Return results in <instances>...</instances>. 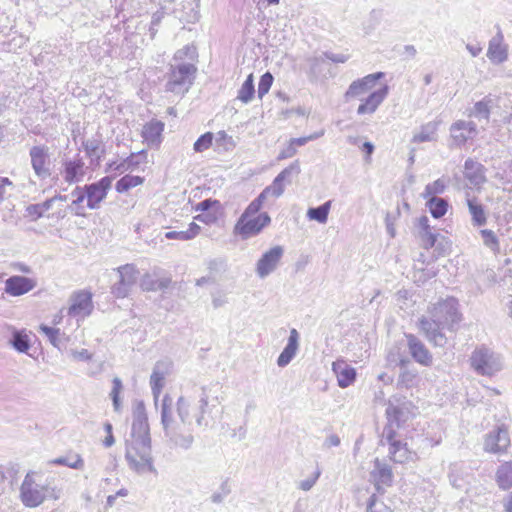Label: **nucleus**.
Returning a JSON list of instances; mask_svg holds the SVG:
<instances>
[{"label":"nucleus","mask_w":512,"mask_h":512,"mask_svg":"<svg viewBox=\"0 0 512 512\" xmlns=\"http://www.w3.org/2000/svg\"><path fill=\"white\" fill-rule=\"evenodd\" d=\"M221 385L219 382H211L203 385L197 391V405L192 406V396L181 395L175 404L178 420L174 417L173 400L169 394H165L160 404L161 425L166 444L171 449L188 450L194 443V436L186 429L194 417L197 426L207 427L206 415L212 408L221 403L219 396Z\"/></svg>","instance_id":"1"},{"label":"nucleus","mask_w":512,"mask_h":512,"mask_svg":"<svg viewBox=\"0 0 512 512\" xmlns=\"http://www.w3.org/2000/svg\"><path fill=\"white\" fill-rule=\"evenodd\" d=\"M125 460L129 469L139 475L157 474L152 455L150 426L142 403L133 413L131 431L125 438Z\"/></svg>","instance_id":"2"},{"label":"nucleus","mask_w":512,"mask_h":512,"mask_svg":"<svg viewBox=\"0 0 512 512\" xmlns=\"http://www.w3.org/2000/svg\"><path fill=\"white\" fill-rule=\"evenodd\" d=\"M430 314V319L426 317L419 319V328L429 342L435 346L443 347L447 343V338L442 330L447 329L454 332L458 329L462 320L459 302L453 297L440 300L434 304Z\"/></svg>","instance_id":"3"},{"label":"nucleus","mask_w":512,"mask_h":512,"mask_svg":"<svg viewBox=\"0 0 512 512\" xmlns=\"http://www.w3.org/2000/svg\"><path fill=\"white\" fill-rule=\"evenodd\" d=\"M197 68L188 62L174 63L170 65L166 91L177 95H183L193 84Z\"/></svg>","instance_id":"4"},{"label":"nucleus","mask_w":512,"mask_h":512,"mask_svg":"<svg viewBox=\"0 0 512 512\" xmlns=\"http://www.w3.org/2000/svg\"><path fill=\"white\" fill-rule=\"evenodd\" d=\"M470 365L477 374L492 376L502 369L503 361L499 354L482 345L472 352Z\"/></svg>","instance_id":"5"},{"label":"nucleus","mask_w":512,"mask_h":512,"mask_svg":"<svg viewBox=\"0 0 512 512\" xmlns=\"http://www.w3.org/2000/svg\"><path fill=\"white\" fill-rule=\"evenodd\" d=\"M33 475V472L27 473L20 487L21 501L24 506L29 508L41 505L46 499V493L49 491V485L36 483Z\"/></svg>","instance_id":"6"},{"label":"nucleus","mask_w":512,"mask_h":512,"mask_svg":"<svg viewBox=\"0 0 512 512\" xmlns=\"http://www.w3.org/2000/svg\"><path fill=\"white\" fill-rule=\"evenodd\" d=\"M270 222L271 218L266 212L260 213L253 218L240 217L234 227V233L240 235L242 239H248L259 234Z\"/></svg>","instance_id":"7"},{"label":"nucleus","mask_w":512,"mask_h":512,"mask_svg":"<svg viewBox=\"0 0 512 512\" xmlns=\"http://www.w3.org/2000/svg\"><path fill=\"white\" fill-rule=\"evenodd\" d=\"M119 281L111 288V293L117 298H125L135 285L138 271L132 264H125L117 268Z\"/></svg>","instance_id":"8"},{"label":"nucleus","mask_w":512,"mask_h":512,"mask_svg":"<svg viewBox=\"0 0 512 512\" xmlns=\"http://www.w3.org/2000/svg\"><path fill=\"white\" fill-rule=\"evenodd\" d=\"M382 442L389 445L390 458L396 463H405L412 458V452L406 443L396 439V430L393 427H384Z\"/></svg>","instance_id":"9"},{"label":"nucleus","mask_w":512,"mask_h":512,"mask_svg":"<svg viewBox=\"0 0 512 512\" xmlns=\"http://www.w3.org/2000/svg\"><path fill=\"white\" fill-rule=\"evenodd\" d=\"M30 162L35 175L46 179L51 175L50 153L46 145H35L29 150Z\"/></svg>","instance_id":"10"},{"label":"nucleus","mask_w":512,"mask_h":512,"mask_svg":"<svg viewBox=\"0 0 512 512\" xmlns=\"http://www.w3.org/2000/svg\"><path fill=\"white\" fill-rule=\"evenodd\" d=\"M510 444L511 440L508 430L503 426H498L486 434L483 448L488 453L501 455L507 452Z\"/></svg>","instance_id":"11"},{"label":"nucleus","mask_w":512,"mask_h":512,"mask_svg":"<svg viewBox=\"0 0 512 512\" xmlns=\"http://www.w3.org/2000/svg\"><path fill=\"white\" fill-rule=\"evenodd\" d=\"M284 255V248L280 245L274 246L266 251L256 263V273L264 279L278 267Z\"/></svg>","instance_id":"12"},{"label":"nucleus","mask_w":512,"mask_h":512,"mask_svg":"<svg viewBox=\"0 0 512 512\" xmlns=\"http://www.w3.org/2000/svg\"><path fill=\"white\" fill-rule=\"evenodd\" d=\"M112 177L105 176L95 183L85 185L87 196V207L89 209H97L100 203L106 198L108 190L112 184Z\"/></svg>","instance_id":"13"},{"label":"nucleus","mask_w":512,"mask_h":512,"mask_svg":"<svg viewBox=\"0 0 512 512\" xmlns=\"http://www.w3.org/2000/svg\"><path fill=\"white\" fill-rule=\"evenodd\" d=\"M405 337L413 360L422 366L430 367L433 364V356L425 344L413 334H405Z\"/></svg>","instance_id":"14"},{"label":"nucleus","mask_w":512,"mask_h":512,"mask_svg":"<svg viewBox=\"0 0 512 512\" xmlns=\"http://www.w3.org/2000/svg\"><path fill=\"white\" fill-rule=\"evenodd\" d=\"M383 77V72H376L353 81L345 93L346 101L363 96L368 91L372 90L375 87L376 82Z\"/></svg>","instance_id":"15"},{"label":"nucleus","mask_w":512,"mask_h":512,"mask_svg":"<svg viewBox=\"0 0 512 512\" xmlns=\"http://www.w3.org/2000/svg\"><path fill=\"white\" fill-rule=\"evenodd\" d=\"M371 481L378 492H384L385 487H390L393 483V472L391 467L379 460L378 458L374 461L373 469L370 472Z\"/></svg>","instance_id":"16"},{"label":"nucleus","mask_w":512,"mask_h":512,"mask_svg":"<svg viewBox=\"0 0 512 512\" xmlns=\"http://www.w3.org/2000/svg\"><path fill=\"white\" fill-rule=\"evenodd\" d=\"M300 173V164L299 161L296 160L291 163L288 167L283 169L273 180L272 184L267 186V188L271 191V197L278 198L280 197L285 189V183L290 184L292 182L293 176H296Z\"/></svg>","instance_id":"17"},{"label":"nucleus","mask_w":512,"mask_h":512,"mask_svg":"<svg viewBox=\"0 0 512 512\" xmlns=\"http://www.w3.org/2000/svg\"><path fill=\"white\" fill-rule=\"evenodd\" d=\"M171 370V363L169 361H158L153 367L150 376V387L154 398L155 405H157L161 391L165 384V378L169 375Z\"/></svg>","instance_id":"18"},{"label":"nucleus","mask_w":512,"mask_h":512,"mask_svg":"<svg viewBox=\"0 0 512 512\" xmlns=\"http://www.w3.org/2000/svg\"><path fill=\"white\" fill-rule=\"evenodd\" d=\"M487 57L494 64H502L508 59V45L504 43V36L500 28L489 40Z\"/></svg>","instance_id":"19"},{"label":"nucleus","mask_w":512,"mask_h":512,"mask_svg":"<svg viewBox=\"0 0 512 512\" xmlns=\"http://www.w3.org/2000/svg\"><path fill=\"white\" fill-rule=\"evenodd\" d=\"M93 309L92 294L87 291H79L71 296V305L68 309L70 316L85 317L90 315Z\"/></svg>","instance_id":"20"},{"label":"nucleus","mask_w":512,"mask_h":512,"mask_svg":"<svg viewBox=\"0 0 512 512\" xmlns=\"http://www.w3.org/2000/svg\"><path fill=\"white\" fill-rule=\"evenodd\" d=\"M388 91V86L384 85L378 90L371 92L362 100V103L358 106L357 113L359 115L373 114L387 97Z\"/></svg>","instance_id":"21"},{"label":"nucleus","mask_w":512,"mask_h":512,"mask_svg":"<svg viewBox=\"0 0 512 512\" xmlns=\"http://www.w3.org/2000/svg\"><path fill=\"white\" fill-rule=\"evenodd\" d=\"M36 286V282L25 276H11L5 281V292L11 296H21Z\"/></svg>","instance_id":"22"},{"label":"nucleus","mask_w":512,"mask_h":512,"mask_svg":"<svg viewBox=\"0 0 512 512\" xmlns=\"http://www.w3.org/2000/svg\"><path fill=\"white\" fill-rule=\"evenodd\" d=\"M299 340V332L295 328H292L289 333L287 344L277 358V365L279 367H286L295 358L299 350Z\"/></svg>","instance_id":"23"},{"label":"nucleus","mask_w":512,"mask_h":512,"mask_svg":"<svg viewBox=\"0 0 512 512\" xmlns=\"http://www.w3.org/2000/svg\"><path fill=\"white\" fill-rule=\"evenodd\" d=\"M485 167L473 159H467L464 164V176L469 183L475 187H480L486 182Z\"/></svg>","instance_id":"24"},{"label":"nucleus","mask_w":512,"mask_h":512,"mask_svg":"<svg viewBox=\"0 0 512 512\" xmlns=\"http://www.w3.org/2000/svg\"><path fill=\"white\" fill-rule=\"evenodd\" d=\"M63 167V177L67 183L72 184L82 181L85 171L84 162L81 158L66 160L63 163Z\"/></svg>","instance_id":"25"},{"label":"nucleus","mask_w":512,"mask_h":512,"mask_svg":"<svg viewBox=\"0 0 512 512\" xmlns=\"http://www.w3.org/2000/svg\"><path fill=\"white\" fill-rule=\"evenodd\" d=\"M332 369L337 377L338 385L341 388L350 386L356 379L355 368L349 366L344 361H336L332 365Z\"/></svg>","instance_id":"26"},{"label":"nucleus","mask_w":512,"mask_h":512,"mask_svg":"<svg viewBox=\"0 0 512 512\" xmlns=\"http://www.w3.org/2000/svg\"><path fill=\"white\" fill-rule=\"evenodd\" d=\"M171 284L169 277L159 278L155 274L146 273L140 281V287L143 291H159L167 289Z\"/></svg>","instance_id":"27"},{"label":"nucleus","mask_w":512,"mask_h":512,"mask_svg":"<svg viewBox=\"0 0 512 512\" xmlns=\"http://www.w3.org/2000/svg\"><path fill=\"white\" fill-rule=\"evenodd\" d=\"M388 423L385 427H393L394 430L400 426L401 422L407 420V411L402 404L395 405L391 400L386 408Z\"/></svg>","instance_id":"28"},{"label":"nucleus","mask_w":512,"mask_h":512,"mask_svg":"<svg viewBox=\"0 0 512 512\" xmlns=\"http://www.w3.org/2000/svg\"><path fill=\"white\" fill-rule=\"evenodd\" d=\"M164 130V124L158 120H152L144 125L142 137L149 145H158L161 141V135Z\"/></svg>","instance_id":"29"},{"label":"nucleus","mask_w":512,"mask_h":512,"mask_svg":"<svg viewBox=\"0 0 512 512\" xmlns=\"http://www.w3.org/2000/svg\"><path fill=\"white\" fill-rule=\"evenodd\" d=\"M11 346L20 353H27L31 347V342L25 330L12 328V337L9 341Z\"/></svg>","instance_id":"30"},{"label":"nucleus","mask_w":512,"mask_h":512,"mask_svg":"<svg viewBox=\"0 0 512 512\" xmlns=\"http://www.w3.org/2000/svg\"><path fill=\"white\" fill-rule=\"evenodd\" d=\"M467 205L472 216L474 226H483L486 224L487 217L482 204L478 203L475 198H468Z\"/></svg>","instance_id":"31"},{"label":"nucleus","mask_w":512,"mask_h":512,"mask_svg":"<svg viewBox=\"0 0 512 512\" xmlns=\"http://www.w3.org/2000/svg\"><path fill=\"white\" fill-rule=\"evenodd\" d=\"M409 363V360L407 358H401L399 359V362L397 363L399 366H401L402 371L399 375L398 379V385L410 388L415 384L416 378H417V372L414 370L407 369V364Z\"/></svg>","instance_id":"32"},{"label":"nucleus","mask_w":512,"mask_h":512,"mask_svg":"<svg viewBox=\"0 0 512 512\" xmlns=\"http://www.w3.org/2000/svg\"><path fill=\"white\" fill-rule=\"evenodd\" d=\"M331 205L332 201L328 200L318 207H311L307 210L306 216L309 220H314L320 224H325L328 220Z\"/></svg>","instance_id":"33"},{"label":"nucleus","mask_w":512,"mask_h":512,"mask_svg":"<svg viewBox=\"0 0 512 512\" xmlns=\"http://www.w3.org/2000/svg\"><path fill=\"white\" fill-rule=\"evenodd\" d=\"M496 481L499 487L503 490L512 487V461L502 464L496 473Z\"/></svg>","instance_id":"34"},{"label":"nucleus","mask_w":512,"mask_h":512,"mask_svg":"<svg viewBox=\"0 0 512 512\" xmlns=\"http://www.w3.org/2000/svg\"><path fill=\"white\" fill-rule=\"evenodd\" d=\"M438 124L436 122H428L421 126L418 133L414 134L412 141L414 143H423L435 140Z\"/></svg>","instance_id":"35"},{"label":"nucleus","mask_w":512,"mask_h":512,"mask_svg":"<svg viewBox=\"0 0 512 512\" xmlns=\"http://www.w3.org/2000/svg\"><path fill=\"white\" fill-rule=\"evenodd\" d=\"M82 146L92 160L99 161L104 153L102 141L99 138L88 139L82 142Z\"/></svg>","instance_id":"36"},{"label":"nucleus","mask_w":512,"mask_h":512,"mask_svg":"<svg viewBox=\"0 0 512 512\" xmlns=\"http://www.w3.org/2000/svg\"><path fill=\"white\" fill-rule=\"evenodd\" d=\"M271 196V191L266 187L245 209L240 217L249 218L256 215L261 209L264 201Z\"/></svg>","instance_id":"37"},{"label":"nucleus","mask_w":512,"mask_h":512,"mask_svg":"<svg viewBox=\"0 0 512 512\" xmlns=\"http://www.w3.org/2000/svg\"><path fill=\"white\" fill-rule=\"evenodd\" d=\"M426 206L429 208L431 215L439 219L444 216L448 210V202L444 198L431 197L427 200Z\"/></svg>","instance_id":"38"},{"label":"nucleus","mask_w":512,"mask_h":512,"mask_svg":"<svg viewBox=\"0 0 512 512\" xmlns=\"http://www.w3.org/2000/svg\"><path fill=\"white\" fill-rule=\"evenodd\" d=\"M143 181V177L127 174L117 181L115 188L118 193H124L131 188L141 185Z\"/></svg>","instance_id":"39"},{"label":"nucleus","mask_w":512,"mask_h":512,"mask_svg":"<svg viewBox=\"0 0 512 512\" xmlns=\"http://www.w3.org/2000/svg\"><path fill=\"white\" fill-rule=\"evenodd\" d=\"M255 94L253 74H250L238 91L237 99L244 104L249 103Z\"/></svg>","instance_id":"40"},{"label":"nucleus","mask_w":512,"mask_h":512,"mask_svg":"<svg viewBox=\"0 0 512 512\" xmlns=\"http://www.w3.org/2000/svg\"><path fill=\"white\" fill-rule=\"evenodd\" d=\"M72 196L75 197V199L72 201L71 208L74 210L75 215L77 216H84L85 215V209L82 205L84 199H87L86 191L84 187L77 186L72 191Z\"/></svg>","instance_id":"41"},{"label":"nucleus","mask_w":512,"mask_h":512,"mask_svg":"<svg viewBox=\"0 0 512 512\" xmlns=\"http://www.w3.org/2000/svg\"><path fill=\"white\" fill-rule=\"evenodd\" d=\"M480 235L485 247L490 249L493 253L500 251V243L496 233L490 229L480 230Z\"/></svg>","instance_id":"42"},{"label":"nucleus","mask_w":512,"mask_h":512,"mask_svg":"<svg viewBox=\"0 0 512 512\" xmlns=\"http://www.w3.org/2000/svg\"><path fill=\"white\" fill-rule=\"evenodd\" d=\"M447 181L443 178H439L432 183L426 185L424 192L422 193L423 198L437 197L436 195L442 194L445 191Z\"/></svg>","instance_id":"43"},{"label":"nucleus","mask_w":512,"mask_h":512,"mask_svg":"<svg viewBox=\"0 0 512 512\" xmlns=\"http://www.w3.org/2000/svg\"><path fill=\"white\" fill-rule=\"evenodd\" d=\"M40 330L47 336L50 343L54 347L61 349V347L64 345V343H63V338H62L60 329L54 328V327H49L46 325H41Z\"/></svg>","instance_id":"44"},{"label":"nucleus","mask_w":512,"mask_h":512,"mask_svg":"<svg viewBox=\"0 0 512 512\" xmlns=\"http://www.w3.org/2000/svg\"><path fill=\"white\" fill-rule=\"evenodd\" d=\"M55 465H64L72 469H83L84 461L79 454L71 457H58L51 461Z\"/></svg>","instance_id":"45"},{"label":"nucleus","mask_w":512,"mask_h":512,"mask_svg":"<svg viewBox=\"0 0 512 512\" xmlns=\"http://www.w3.org/2000/svg\"><path fill=\"white\" fill-rule=\"evenodd\" d=\"M489 103L490 100L486 99L476 102L474 104L473 110L470 113V116L478 118L479 120L484 119L488 121L490 116Z\"/></svg>","instance_id":"46"},{"label":"nucleus","mask_w":512,"mask_h":512,"mask_svg":"<svg viewBox=\"0 0 512 512\" xmlns=\"http://www.w3.org/2000/svg\"><path fill=\"white\" fill-rule=\"evenodd\" d=\"M112 390L110 392V397L112 399L113 408L116 412H119L121 409V402H120V393L123 389V384L120 378L115 377L112 380Z\"/></svg>","instance_id":"47"},{"label":"nucleus","mask_w":512,"mask_h":512,"mask_svg":"<svg viewBox=\"0 0 512 512\" xmlns=\"http://www.w3.org/2000/svg\"><path fill=\"white\" fill-rule=\"evenodd\" d=\"M214 135L211 132H206L203 135H201L194 143V150L196 152H203L207 150L211 145L213 141Z\"/></svg>","instance_id":"48"},{"label":"nucleus","mask_w":512,"mask_h":512,"mask_svg":"<svg viewBox=\"0 0 512 512\" xmlns=\"http://www.w3.org/2000/svg\"><path fill=\"white\" fill-rule=\"evenodd\" d=\"M273 84V76L270 72H266L263 74L260 78L259 84H258V97L260 99L263 98L265 94L268 93L271 86Z\"/></svg>","instance_id":"49"},{"label":"nucleus","mask_w":512,"mask_h":512,"mask_svg":"<svg viewBox=\"0 0 512 512\" xmlns=\"http://www.w3.org/2000/svg\"><path fill=\"white\" fill-rule=\"evenodd\" d=\"M230 492L231 489L227 481H225L220 485V488L217 491L212 493L210 499L214 504H221L225 500V498L230 494Z\"/></svg>","instance_id":"50"},{"label":"nucleus","mask_w":512,"mask_h":512,"mask_svg":"<svg viewBox=\"0 0 512 512\" xmlns=\"http://www.w3.org/2000/svg\"><path fill=\"white\" fill-rule=\"evenodd\" d=\"M451 137L454 143L458 146L464 145L466 141L470 138L469 134L466 131L460 129V127L456 128V122L452 124L450 128Z\"/></svg>","instance_id":"51"},{"label":"nucleus","mask_w":512,"mask_h":512,"mask_svg":"<svg viewBox=\"0 0 512 512\" xmlns=\"http://www.w3.org/2000/svg\"><path fill=\"white\" fill-rule=\"evenodd\" d=\"M195 54H196L195 47L186 45L183 48L176 51L173 59H174L175 63H177L178 61H180L179 63H181V62H184L183 60L185 58L193 59Z\"/></svg>","instance_id":"52"},{"label":"nucleus","mask_w":512,"mask_h":512,"mask_svg":"<svg viewBox=\"0 0 512 512\" xmlns=\"http://www.w3.org/2000/svg\"><path fill=\"white\" fill-rule=\"evenodd\" d=\"M367 512H392L383 502H378L375 494L371 495L367 505Z\"/></svg>","instance_id":"53"},{"label":"nucleus","mask_w":512,"mask_h":512,"mask_svg":"<svg viewBox=\"0 0 512 512\" xmlns=\"http://www.w3.org/2000/svg\"><path fill=\"white\" fill-rule=\"evenodd\" d=\"M419 236L421 238L422 245L425 249L432 248L437 240V234L433 233L432 229L426 231H419Z\"/></svg>","instance_id":"54"},{"label":"nucleus","mask_w":512,"mask_h":512,"mask_svg":"<svg viewBox=\"0 0 512 512\" xmlns=\"http://www.w3.org/2000/svg\"><path fill=\"white\" fill-rule=\"evenodd\" d=\"M320 475H321V470L319 468H317L316 471L313 473V475H311L307 479H304L299 482L298 488L303 491H309L315 485V483L317 482Z\"/></svg>","instance_id":"55"},{"label":"nucleus","mask_w":512,"mask_h":512,"mask_svg":"<svg viewBox=\"0 0 512 512\" xmlns=\"http://www.w3.org/2000/svg\"><path fill=\"white\" fill-rule=\"evenodd\" d=\"M216 142L220 146H223L226 150H229V149L235 147V143H234L232 136L228 135L225 131L217 132Z\"/></svg>","instance_id":"56"},{"label":"nucleus","mask_w":512,"mask_h":512,"mask_svg":"<svg viewBox=\"0 0 512 512\" xmlns=\"http://www.w3.org/2000/svg\"><path fill=\"white\" fill-rule=\"evenodd\" d=\"M69 355L75 361L89 362L93 358V354L89 352L87 349H70Z\"/></svg>","instance_id":"57"},{"label":"nucleus","mask_w":512,"mask_h":512,"mask_svg":"<svg viewBox=\"0 0 512 512\" xmlns=\"http://www.w3.org/2000/svg\"><path fill=\"white\" fill-rule=\"evenodd\" d=\"M136 156H143L145 157L146 156V153L144 150L140 151L139 153L137 154H131L129 157H127L123 163H120L118 164L115 169L116 170H120V169H124V166L126 165V168L125 169H129V168H133V167H136L137 165H139V161L136 160Z\"/></svg>","instance_id":"58"},{"label":"nucleus","mask_w":512,"mask_h":512,"mask_svg":"<svg viewBox=\"0 0 512 512\" xmlns=\"http://www.w3.org/2000/svg\"><path fill=\"white\" fill-rule=\"evenodd\" d=\"M460 127L463 131H466L467 134H469V137L471 138L473 135L476 134V124L472 121H463L459 120L456 122V128Z\"/></svg>","instance_id":"59"},{"label":"nucleus","mask_w":512,"mask_h":512,"mask_svg":"<svg viewBox=\"0 0 512 512\" xmlns=\"http://www.w3.org/2000/svg\"><path fill=\"white\" fill-rule=\"evenodd\" d=\"M325 57L323 55L320 56H313L308 58V63L310 65L311 71L316 74L320 72V65L324 62Z\"/></svg>","instance_id":"60"},{"label":"nucleus","mask_w":512,"mask_h":512,"mask_svg":"<svg viewBox=\"0 0 512 512\" xmlns=\"http://www.w3.org/2000/svg\"><path fill=\"white\" fill-rule=\"evenodd\" d=\"M26 215L33 218V220H37L41 218L44 214L41 211L39 204H30L26 208Z\"/></svg>","instance_id":"61"},{"label":"nucleus","mask_w":512,"mask_h":512,"mask_svg":"<svg viewBox=\"0 0 512 512\" xmlns=\"http://www.w3.org/2000/svg\"><path fill=\"white\" fill-rule=\"evenodd\" d=\"M323 56L334 63H345L349 59L345 54H335L332 52H324Z\"/></svg>","instance_id":"62"},{"label":"nucleus","mask_w":512,"mask_h":512,"mask_svg":"<svg viewBox=\"0 0 512 512\" xmlns=\"http://www.w3.org/2000/svg\"><path fill=\"white\" fill-rule=\"evenodd\" d=\"M455 468H456V465H454L451 468V472L449 474L450 483L453 487H455L457 489H462L464 487V480L455 475Z\"/></svg>","instance_id":"63"},{"label":"nucleus","mask_w":512,"mask_h":512,"mask_svg":"<svg viewBox=\"0 0 512 512\" xmlns=\"http://www.w3.org/2000/svg\"><path fill=\"white\" fill-rule=\"evenodd\" d=\"M200 230L201 227L198 224H196L195 222H191L189 224L188 229L185 230L186 238H188V240L194 239L200 233Z\"/></svg>","instance_id":"64"}]
</instances>
